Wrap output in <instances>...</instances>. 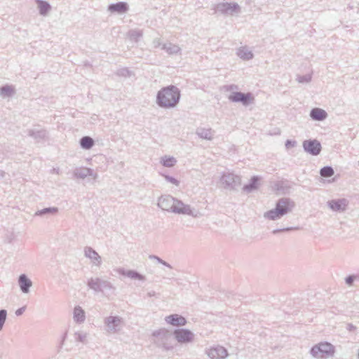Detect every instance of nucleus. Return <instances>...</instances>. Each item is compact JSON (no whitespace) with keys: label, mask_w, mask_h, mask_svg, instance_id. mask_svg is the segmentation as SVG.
Listing matches in <instances>:
<instances>
[{"label":"nucleus","mask_w":359,"mask_h":359,"mask_svg":"<svg viewBox=\"0 0 359 359\" xmlns=\"http://www.w3.org/2000/svg\"><path fill=\"white\" fill-rule=\"evenodd\" d=\"M329 205L334 211H342L345 210L347 203L344 199L332 201L329 203Z\"/></svg>","instance_id":"11"},{"label":"nucleus","mask_w":359,"mask_h":359,"mask_svg":"<svg viewBox=\"0 0 359 359\" xmlns=\"http://www.w3.org/2000/svg\"><path fill=\"white\" fill-rule=\"evenodd\" d=\"M229 99L233 102H241L243 104H248L253 100V97L250 93L236 92L231 94Z\"/></svg>","instance_id":"6"},{"label":"nucleus","mask_w":359,"mask_h":359,"mask_svg":"<svg viewBox=\"0 0 359 359\" xmlns=\"http://www.w3.org/2000/svg\"><path fill=\"white\" fill-rule=\"evenodd\" d=\"M180 93L176 87L170 86L163 88L158 93V104L164 107H174L179 100Z\"/></svg>","instance_id":"1"},{"label":"nucleus","mask_w":359,"mask_h":359,"mask_svg":"<svg viewBox=\"0 0 359 359\" xmlns=\"http://www.w3.org/2000/svg\"><path fill=\"white\" fill-rule=\"evenodd\" d=\"M165 320L168 323L173 326H183L187 323L186 319L177 314H173L166 317Z\"/></svg>","instance_id":"8"},{"label":"nucleus","mask_w":359,"mask_h":359,"mask_svg":"<svg viewBox=\"0 0 359 359\" xmlns=\"http://www.w3.org/2000/svg\"><path fill=\"white\" fill-rule=\"evenodd\" d=\"M292 206L287 199H281L278 202L276 209L267 212L265 216L270 219H276L286 214Z\"/></svg>","instance_id":"3"},{"label":"nucleus","mask_w":359,"mask_h":359,"mask_svg":"<svg viewBox=\"0 0 359 359\" xmlns=\"http://www.w3.org/2000/svg\"><path fill=\"white\" fill-rule=\"evenodd\" d=\"M6 318V311L5 310L0 311V330L2 328L3 325Z\"/></svg>","instance_id":"20"},{"label":"nucleus","mask_w":359,"mask_h":359,"mask_svg":"<svg viewBox=\"0 0 359 359\" xmlns=\"http://www.w3.org/2000/svg\"><path fill=\"white\" fill-rule=\"evenodd\" d=\"M120 322V320L116 317H109L107 319V323L109 325L110 324H116Z\"/></svg>","instance_id":"21"},{"label":"nucleus","mask_w":359,"mask_h":359,"mask_svg":"<svg viewBox=\"0 0 359 359\" xmlns=\"http://www.w3.org/2000/svg\"><path fill=\"white\" fill-rule=\"evenodd\" d=\"M174 335L175 339L180 343H188L194 339L193 333L191 331L184 329L176 330L174 332Z\"/></svg>","instance_id":"4"},{"label":"nucleus","mask_w":359,"mask_h":359,"mask_svg":"<svg viewBox=\"0 0 359 359\" xmlns=\"http://www.w3.org/2000/svg\"><path fill=\"white\" fill-rule=\"evenodd\" d=\"M24 310H25V309H24V308H22V309H20L17 310V311H16V314H17L18 316L21 315V314L23 313Z\"/></svg>","instance_id":"23"},{"label":"nucleus","mask_w":359,"mask_h":359,"mask_svg":"<svg viewBox=\"0 0 359 359\" xmlns=\"http://www.w3.org/2000/svg\"><path fill=\"white\" fill-rule=\"evenodd\" d=\"M74 318L76 321H82L84 319V312L80 308L74 309Z\"/></svg>","instance_id":"18"},{"label":"nucleus","mask_w":359,"mask_h":359,"mask_svg":"<svg viewBox=\"0 0 359 359\" xmlns=\"http://www.w3.org/2000/svg\"><path fill=\"white\" fill-rule=\"evenodd\" d=\"M334 353V346L327 342H320L312 347L311 355L316 358L323 359L332 356Z\"/></svg>","instance_id":"2"},{"label":"nucleus","mask_w":359,"mask_h":359,"mask_svg":"<svg viewBox=\"0 0 359 359\" xmlns=\"http://www.w3.org/2000/svg\"><path fill=\"white\" fill-rule=\"evenodd\" d=\"M19 284L21 290L24 292H27L29 287L32 285V282L25 275H22L19 278Z\"/></svg>","instance_id":"13"},{"label":"nucleus","mask_w":359,"mask_h":359,"mask_svg":"<svg viewBox=\"0 0 359 359\" xmlns=\"http://www.w3.org/2000/svg\"><path fill=\"white\" fill-rule=\"evenodd\" d=\"M208 355L212 359H219L224 358L227 354L224 348L219 347L210 349Z\"/></svg>","instance_id":"9"},{"label":"nucleus","mask_w":359,"mask_h":359,"mask_svg":"<svg viewBox=\"0 0 359 359\" xmlns=\"http://www.w3.org/2000/svg\"><path fill=\"white\" fill-rule=\"evenodd\" d=\"M173 204H175V198L171 196L161 197L158 203V206L166 211H172Z\"/></svg>","instance_id":"7"},{"label":"nucleus","mask_w":359,"mask_h":359,"mask_svg":"<svg viewBox=\"0 0 359 359\" xmlns=\"http://www.w3.org/2000/svg\"><path fill=\"white\" fill-rule=\"evenodd\" d=\"M172 182H173V183H175L176 184H177L176 180H172Z\"/></svg>","instance_id":"24"},{"label":"nucleus","mask_w":359,"mask_h":359,"mask_svg":"<svg viewBox=\"0 0 359 359\" xmlns=\"http://www.w3.org/2000/svg\"><path fill=\"white\" fill-rule=\"evenodd\" d=\"M39 8L41 14H46L50 9V6L45 2H40L39 4Z\"/></svg>","instance_id":"19"},{"label":"nucleus","mask_w":359,"mask_h":359,"mask_svg":"<svg viewBox=\"0 0 359 359\" xmlns=\"http://www.w3.org/2000/svg\"><path fill=\"white\" fill-rule=\"evenodd\" d=\"M353 277L352 276H349L346 278V283L348 284V285H351V283H353Z\"/></svg>","instance_id":"22"},{"label":"nucleus","mask_w":359,"mask_h":359,"mask_svg":"<svg viewBox=\"0 0 359 359\" xmlns=\"http://www.w3.org/2000/svg\"><path fill=\"white\" fill-rule=\"evenodd\" d=\"M334 174V170L331 167H324L320 170V175L322 177H328Z\"/></svg>","instance_id":"17"},{"label":"nucleus","mask_w":359,"mask_h":359,"mask_svg":"<svg viewBox=\"0 0 359 359\" xmlns=\"http://www.w3.org/2000/svg\"><path fill=\"white\" fill-rule=\"evenodd\" d=\"M161 163L165 167H172L175 164L176 160L173 157L165 156L162 158Z\"/></svg>","instance_id":"16"},{"label":"nucleus","mask_w":359,"mask_h":359,"mask_svg":"<svg viewBox=\"0 0 359 359\" xmlns=\"http://www.w3.org/2000/svg\"><path fill=\"white\" fill-rule=\"evenodd\" d=\"M172 212L177 213H189L191 210L187 205H185L181 201L175 199V204H173Z\"/></svg>","instance_id":"10"},{"label":"nucleus","mask_w":359,"mask_h":359,"mask_svg":"<svg viewBox=\"0 0 359 359\" xmlns=\"http://www.w3.org/2000/svg\"><path fill=\"white\" fill-rule=\"evenodd\" d=\"M81 145L84 149H90L93 145V140L89 137H84L81 140Z\"/></svg>","instance_id":"15"},{"label":"nucleus","mask_w":359,"mask_h":359,"mask_svg":"<svg viewBox=\"0 0 359 359\" xmlns=\"http://www.w3.org/2000/svg\"><path fill=\"white\" fill-rule=\"evenodd\" d=\"M128 10L127 4L124 2H119L109 6V11L111 13H123Z\"/></svg>","instance_id":"12"},{"label":"nucleus","mask_w":359,"mask_h":359,"mask_svg":"<svg viewBox=\"0 0 359 359\" xmlns=\"http://www.w3.org/2000/svg\"><path fill=\"white\" fill-rule=\"evenodd\" d=\"M311 116L316 120L321 121L326 118V112L318 108L313 109L311 112Z\"/></svg>","instance_id":"14"},{"label":"nucleus","mask_w":359,"mask_h":359,"mask_svg":"<svg viewBox=\"0 0 359 359\" xmlns=\"http://www.w3.org/2000/svg\"><path fill=\"white\" fill-rule=\"evenodd\" d=\"M304 149L313 155H318L320 150L321 146L317 140H306L303 143Z\"/></svg>","instance_id":"5"}]
</instances>
